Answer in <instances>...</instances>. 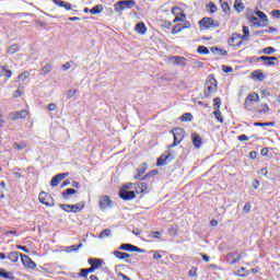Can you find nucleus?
Instances as JSON below:
<instances>
[{
    "instance_id": "1",
    "label": "nucleus",
    "mask_w": 280,
    "mask_h": 280,
    "mask_svg": "<svg viewBox=\"0 0 280 280\" xmlns=\"http://www.w3.org/2000/svg\"><path fill=\"white\" fill-rule=\"evenodd\" d=\"M218 80L214 79L213 74H209L205 85V97L210 98L218 93Z\"/></svg>"
},
{
    "instance_id": "2",
    "label": "nucleus",
    "mask_w": 280,
    "mask_h": 280,
    "mask_svg": "<svg viewBox=\"0 0 280 280\" xmlns=\"http://www.w3.org/2000/svg\"><path fill=\"white\" fill-rule=\"evenodd\" d=\"M171 133L173 135V143L168 145V149L177 148L185 139V129L175 127L171 130Z\"/></svg>"
},
{
    "instance_id": "3",
    "label": "nucleus",
    "mask_w": 280,
    "mask_h": 280,
    "mask_svg": "<svg viewBox=\"0 0 280 280\" xmlns=\"http://www.w3.org/2000/svg\"><path fill=\"white\" fill-rule=\"evenodd\" d=\"M198 24H199L200 31L220 27V22L214 21L212 18H203L198 22Z\"/></svg>"
},
{
    "instance_id": "4",
    "label": "nucleus",
    "mask_w": 280,
    "mask_h": 280,
    "mask_svg": "<svg viewBox=\"0 0 280 280\" xmlns=\"http://www.w3.org/2000/svg\"><path fill=\"white\" fill-rule=\"evenodd\" d=\"M39 202L45 207H55V199L51 195L46 191H42L38 196Z\"/></svg>"
},
{
    "instance_id": "5",
    "label": "nucleus",
    "mask_w": 280,
    "mask_h": 280,
    "mask_svg": "<svg viewBox=\"0 0 280 280\" xmlns=\"http://www.w3.org/2000/svg\"><path fill=\"white\" fill-rule=\"evenodd\" d=\"M244 40H245L244 36L237 33H233L230 36V39H228V45H230L233 48L241 47L244 44Z\"/></svg>"
},
{
    "instance_id": "6",
    "label": "nucleus",
    "mask_w": 280,
    "mask_h": 280,
    "mask_svg": "<svg viewBox=\"0 0 280 280\" xmlns=\"http://www.w3.org/2000/svg\"><path fill=\"white\" fill-rule=\"evenodd\" d=\"M172 14L175 16L173 20V24H176L178 22H184L187 19L186 13L179 7H173Z\"/></svg>"
},
{
    "instance_id": "7",
    "label": "nucleus",
    "mask_w": 280,
    "mask_h": 280,
    "mask_svg": "<svg viewBox=\"0 0 280 280\" xmlns=\"http://www.w3.org/2000/svg\"><path fill=\"white\" fill-rule=\"evenodd\" d=\"M30 115V112L27 109H23L21 112H10L9 113V118L11 120H20V119H25Z\"/></svg>"
},
{
    "instance_id": "8",
    "label": "nucleus",
    "mask_w": 280,
    "mask_h": 280,
    "mask_svg": "<svg viewBox=\"0 0 280 280\" xmlns=\"http://www.w3.org/2000/svg\"><path fill=\"white\" fill-rule=\"evenodd\" d=\"M98 206L102 211H105L106 209L113 207V200L110 199V197L108 195H103L100 198Z\"/></svg>"
},
{
    "instance_id": "9",
    "label": "nucleus",
    "mask_w": 280,
    "mask_h": 280,
    "mask_svg": "<svg viewBox=\"0 0 280 280\" xmlns=\"http://www.w3.org/2000/svg\"><path fill=\"white\" fill-rule=\"evenodd\" d=\"M174 159L175 158L172 155V153L170 151H166V154H162L161 158H158L156 166L158 167L165 166L168 160L174 161Z\"/></svg>"
},
{
    "instance_id": "10",
    "label": "nucleus",
    "mask_w": 280,
    "mask_h": 280,
    "mask_svg": "<svg viewBox=\"0 0 280 280\" xmlns=\"http://www.w3.org/2000/svg\"><path fill=\"white\" fill-rule=\"evenodd\" d=\"M20 258H22V264L26 269H35L37 268V264L31 259L30 256L24 254H20Z\"/></svg>"
},
{
    "instance_id": "11",
    "label": "nucleus",
    "mask_w": 280,
    "mask_h": 280,
    "mask_svg": "<svg viewBox=\"0 0 280 280\" xmlns=\"http://www.w3.org/2000/svg\"><path fill=\"white\" fill-rule=\"evenodd\" d=\"M120 250L127 252V253H143V249L140 247H137L131 244H121L119 247Z\"/></svg>"
},
{
    "instance_id": "12",
    "label": "nucleus",
    "mask_w": 280,
    "mask_h": 280,
    "mask_svg": "<svg viewBox=\"0 0 280 280\" xmlns=\"http://www.w3.org/2000/svg\"><path fill=\"white\" fill-rule=\"evenodd\" d=\"M242 256L238 253H230L225 256V261L230 265H235L241 261Z\"/></svg>"
},
{
    "instance_id": "13",
    "label": "nucleus",
    "mask_w": 280,
    "mask_h": 280,
    "mask_svg": "<svg viewBox=\"0 0 280 280\" xmlns=\"http://www.w3.org/2000/svg\"><path fill=\"white\" fill-rule=\"evenodd\" d=\"M168 60L173 62L174 66H183V67L187 66V59L182 56H172L168 58Z\"/></svg>"
},
{
    "instance_id": "14",
    "label": "nucleus",
    "mask_w": 280,
    "mask_h": 280,
    "mask_svg": "<svg viewBox=\"0 0 280 280\" xmlns=\"http://www.w3.org/2000/svg\"><path fill=\"white\" fill-rule=\"evenodd\" d=\"M253 102H259V96L257 93H250V94H248L247 97H245L244 107L249 109L250 103H253Z\"/></svg>"
},
{
    "instance_id": "15",
    "label": "nucleus",
    "mask_w": 280,
    "mask_h": 280,
    "mask_svg": "<svg viewBox=\"0 0 280 280\" xmlns=\"http://www.w3.org/2000/svg\"><path fill=\"white\" fill-rule=\"evenodd\" d=\"M136 191H132V190H130V191H128V190H120L119 191V197H120V199L121 200H126V201H128V200H135L136 199Z\"/></svg>"
},
{
    "instance_id": "16",
    "label": "nucleus",
    "mask_w": 280,
    "mask_h": 280,
    "mask_svg": "<svg viewBox=\"0 0 280 280\" xmlns=\"http://www.w3.org/2000/svg\"><path fill=\"white\" fill-rule=\"evenodd\" d=\"M135 189L137 195H141L148 191L149 189V184L145 182H140L135 184Z\"/></svg>"
},
{
    "instance_id": "17",
    "label": "nucleus",
    "mask_w": 280,
    "mask_h": 280,
    "mask_svg": "<svg viewBox=\"0 0 280 280\" xmlns=\"http://www.w3.org/2000/svg\"><path fill=\"white\" fill-rule=\"evenodd\" d=\"M119 10L132 9L136 5L135 0H120L117 2Z\"/></svg>"
},
{
    "instance_id": "18",
    "label": "nucleus",
    "mask_w": 280,
    "mask_h": 280,
    "mask_svg": "<svg viewBox=\"0 0 280 280\" xmlns=\"http://www.w3.org/2000/svg\"><path fill=\"white\" fill-rule=\"evenodd\" d=\"M68 176V173H59L50 179V186L57 187L59 183Z\"/></svg>"
},
{
    "instance_id": "19",
    "label": "nucleus",
    "mask_w": 280,
    "mask_h": 280,
    "mask_svg": "<svg viewBox=\"0 0 280 280\" xmlns=\"http://www.w3.org/2000/svg\"><path fill=\"white\" fill-rule=\"evenodd\" d=\"M191 142H192V147H195L196 149H200L202 147L201 136L197 135V133H192L191 135Z\"/></svg>"
},
{
    "instance_id": "20",
    "label": "nucleus",
    "mask_w": 280,
    "mask_h": 280,
    "mask_svg": "<svg viewBox=\"0 0 280 280\" xmlns=\"http://www.w3.org/2000/svg\"><path fill=\"white\" fill-rule=\"evenodd\" d=\"M135 32L139 35L148 34V27L144 22H138L135 26Z\"/></svg>"
},
{
    "instance_id": "21",
    "label": "nucleus",
    "mask_w": 280,
    "mask_h": 280,
    "mask_svg": "<svg viewBox=\"0 0 280 280\" xmlns=\"http://www.w3.org/2000/svg\"><path fill=\"white\" fill-rule=\"evenodd\" d=\"M85 208V202L80 201L79 203L71 205V210L69 213H80Z\"/></svg>"
},
{
    "instance_id": "22",
    "label": "nucleus",
    "mask_w": 280,
    "mask_h": 280,
    "mask_svg": "<svg viewBox=\"0 0 280 280\" xmlns=\"http://www.w3.org/2000/svg\"><path fill=\"white\" fill-rule=\"evenodd\" d=\"M88 264L91 265V268L96 270L102 267V260L100 258H89Z\"/></svg>"
},
{
    "instance_id": "23",
    "label": "nucleus",
    "mask_w": 280,
    "mask_h": 280,
    "mask_svg": "<svg viewBox=\"0 0 280 280\" xmlns=\"http://www.w3.org/2000/svg\"><path fill=\"white\" fill-rule=\"evenodd\" d=\"M258 60L266 62L267 66H275V62L278 61L276 57H267V56L258 57Z\"/></svg>"
},
{
    "instance_id": "24",
    "label": "nucleus",
    "mask_w": 280,
    "mask_h": 280,
    "mask_svg": "<svg viewBox=\"0 0 280 280\" xmlns=\"http://www.w3.org/2000/svg\"><path fill=\"white\" fill-rule=\"evenodd\" d=\"M7 68L8 66H0V78L4 75L7 80H10L12 78V71Z\"/></svg>"
},
{
    "instance_id": "25",
    "label": "nucleus",
    "mask_w": 280,
    "mask_h": 280,
    "mask_svg": "<svg viewBox=\"0 0 280 280\" xmlns=\"http://www.w3.org/2000/svg\"><path fill=\"white\" fill-rule=\"evenodd\" d=\"M114 257H116L119 260H128L130 259V254L124 253V252H119V250H114Z\"/></svg>"
},
{
    "instance_id": "26",
    "label": "nucleus",
    "mask_w": 280,
    "mask_h": 280,
    "mask_svg": "<svg viewBox=\"0 0 280 280\" xmlns=\"http://www.w3.org/2000/svg\"><path fill=\"white\" fill-rule=\"evenodd\" d=\"M20 257H21V253H19V252H11L8 254L9 261H11L13 264L19 262Z\"/></svg>"
},
{
    "instance_id": "27",
    "label": "nucleus",
    "mask_w": 280,
    "mask_h": 280,
    "mask_svg": "<svg viewBox=\"0 0 280 280\" xmlns=\"http://www.w3.org/2000/svg\"><path fill=\"white\" fill-rule=\"evenodd\" d=\"M147 171H148V163H143L142 167L137 170V174L135 175V179L141 178Z\"/></svg>"
},
{
    "instance_id": "28",
    "label": "nucleus",
    "mask_w": 280,
    "mask_h": 280,
    "mask_svg": "<svg viewBox=\"0 0 280 280\" xmlns=\"http://www.w3.org/2000/svg\"><path fill=\"white\" fill-rule=\"evenodd\" d=\"M94 271H96V269L92 267L88 269H80L79 277L88 279L89 275L93 273Z\"/></svg>"
},
{
    "instance_id": "29",
    "label": "nucleus",
    "mask_w": 280,
    "mask_h": 280,
    "mask_svg": "<svg viewBox=\"0 0 280 280\" xmlns=\"http://www.w3.org/2000/svg\"><path fill=\"white\" fill-rule=\"evenodd\" d=\"M234 10L236 12H243L245 10L244 2H242V0H235V2H234Z\"/></svg>"
},
{
    "instance_id": "30",
    "label": "nucleus",
    "mask_w": 280,
    "mask_h": 280,
    "mask_svg": "<svg viewBox=\"0 0 280 280\" xmlns=\"http://www.w3.org/2000/svg\"><path fill=\"white\" fill-rule=\"evenodd\" d=\"M19 51H20V46H19V44L10 45L9 48L7 49V52H8L9 55H14V54H16V52H19Z\"/></svg>"
},
{
    "instance_id": "31",
    "label": "nucleus",
    "mask_w": 280,
    "mask_h": 280,
    "mask_svg": "<svg viewBox=\"0 0 280 280\" xmlns=\"http://www.w3.org/2000/svg\"><path fill=\"white\" fill-rule=\"evenodd\" d=\"M194 119V116L191 113H184L182 116H180V121L182 122H190L192 121Z\"/></svg>"
},
{
    "instance_id": "32",
    "label": "nucleus",
    "mask_w": 280,
    "mask_h": 280,
    "mask_svg": "<svg viewBox=\"0 0 280 280\" xmlns=\"http://www.w3.org/2000/svg\"><path fill=\"white\" fill-rule=\"evenodd\" d=\"M0 278L2 279H9V280H13V273L12 272H8L4 269H0Z\"/></svg>"
},
{
    "instance_id": "33",
    "label": "nucleus",
    "mask_w": 280,
    "mask_h": 280,
    "mask_svg": "<svg viewBox=\"0 0 280 280\" xmlns=\"http://www.w3.org/2000/svg\"><path fill=\"white\" fill-rule=\"evenodd\" d=\"M236 276L241 278H246L249 276V271L245 267H241L238 271H236Z\"/></svg>"
},
{
    "instance_id": "34",
    "label": "nucleus",
    "mask_w": 280,
    "mask_h": 280,
    "mask_svg": "<svg viewBox=\"0 0 280 280\" xmlns=\"http://www.w3.org/2000/svg\"><path fill=\"white\" fill-rule=\"evenodd\" d=\"M158 175H159V172H158L156 170H153V171L147 173V174H145L142 178H140V179H141V180H148V179L153 178V177H155V176H158Z\"/></svg>"
},
{
    "instance_id": "35",
    "label": "nucleus",
    "mask_w": 280,
    "mask_h": 280,
    "mask_svg": "<svg viewBox=\"0 0 280 280\" xmlns=\"http://www.w3.org/2000/svg\"><path fill=\"white\" fill-rule=\"evenodd\" d=\"M254 14L257 15L258 19H260V21L262 23H267L268 22V18H267L266 13H264L262 11H256V12H254Z\"/></svg>"
},
{
    "instance_id": "36",
    "label": "nucleus",
    "mask_w": 280,
    "mask_h": 280,
    "mask_svg": "<svg viewBox=\"0 0 280 280\" xmlns=\"http://www.w3.org/2000/svg\"><path fill=\"white\" fill-rule=\"evenodd\" d=\"M197 52H198L199 55L207 56V55L210 54V50H209V48H207L206 46L200 45V46H198Z\"/></svg>"
},
{
    "instance_id": "37",
    "label": "nucleus",
    "mask_w": 280,
    "mask_h": 280,
    "mask_svg": "<svg viewBox=\"0 0 280 280\" xmlns=\"http://www.w3.org/2000/svg\"><path fill=\"white\" fill-rule=\"evenodd\" d=\"M77 192L74 188H67L65 191H62V198L68 199V196H72Z\"/></svg>"
},
{
    "instance_id": "38",
    "label": "nucleus",
    "mask_w": 280,
    "mask_h": 280,
    "mask_svg": "<svg viewBox=\"0 0 280 280\" xmlns=\"http://www.w3.org/2000/svg\"><path fill=\"white\" fill-rule=\"evenodd\" d=\"M102 11H104V7L100 4V5L93 7L89 12H91L92 15H96V14H100Z\"/></svg>"
},
{
    "instance_id": "39",
    "label": "nucleus",
    "mask_w": 280,
    "mask_h": 280,
    "mask_svg": "<svg viewBox=\"0 0 280 280\" xmlns=\"http://www.w3.org/2000/svg\"><path fill=\"white\" fill-rule=\"evenodd\" d=\"M221 105H222L221 97H219V96L214 97V100H213V108H214V110H220Z\"/></svg>"
},
{
    "instance_id": "40",
    "label": "nucleus",
    "mask_w": 280,
    "mask_h": 280,
    "mask_svg": "<svg viewBox=\"0 0 280 280\" xmlns=\"http://www.w3.org/2000/svg\"><path fill=\"white\" fill-rule=\"evenodd\" d=\"M221 8L225 14H229L231 12V8L229 5V2L221 0Z\"/></svg>"
},
{
    "instance_id": "41",
    "label": "nucleus",
    "mask_w": 280,
    "mask_h": 280,
    "mask_svg": "<svg viewBox=\"0 0 280 280\" xmlns=\"http://www.w3.org/2000/svg\"><path fill=\"white\" fill-rule=\"evenodd\" d=\"M213 116L215 117V119H217V121L219 124H223L224 122L223 117H222V113L220 112V109L214 110L213 112Z\"/></svg>"
},
{
    "instance_id": "42",
    "label": "nucleus",
    "mask_w": 280,
    "mask_h": 280,
    "mask_svg": "<svg viewBox=\"0 0 280 280\" xmlns=\"http://www.w3.org/2000/svg\"><path fill=\"white\" fill-rule=\"evenodd\" d=\"M275 121H267V122H254V127H273Z\"/></svg>"
},
{
    "instance_id": "43",
    "label": "nucleus",
    "mask_w": 280,
    "mask_h": 280,
    "mask_svg": "<svg viewBox=\"0 0 280 280\" xmlns=\"http://www.w3.org/2000/svg\"><path fill=\"white\" fill-rule=\"evenodd\" d=\"M247 19L254 26L260 25L258 19L254 14L248 15Z\"/></svg>"
},
{
    "instance_id": "44",
    "label": "nucleus",
    "mask_w": 280,
    "mask_h": 280,
    "mask_svg": "<svg viewBox=\"0 0 280 280\" xmlns=\"http://www.w3.org/2000/svg\"><path fill=\"white\" fill-rule=\"evenodd\" d=\"M206 9L209 11L210 14L218 12V7L214 3L207 4Z\"/></svg>"
},
{
    "instance_id": "45",
    "label": "nucleus",
    "mask_w": 280,
    "mask_h": 280,
    "mask_svg": "<svg viewBox=\"0 0 280 280\" xmlns=\"http://www.w3.org/2000/svg\"><path fill=\"white\" fill-rule=\"evenodd\" d=\"M30 75H31L30 71H24L18 75V80L24 82L30 78Z\"/></svg>"
},
{
    "instance_id": "46",
    "label": "nucleus",
    "mask_w": 280,
    "mask_h": 280,
    "mask_svg": "<svg viewBox=\"0 0 280 280\" xmlns=\"http://www.w3.org/2000/svg\"><path fill=\"white\" fill-rule=\"evenodd\" d=\"M13 148H15L18 151H20V150H23V149H25V148H27V143L26 142H14V144H13Z\"/></svg>"
},
{
    "instance_id": "47",
    "label": "nucleus",
    "mask_w": 280,
    "mask_h": 280,
    "mask_svg": "<svg viewBox=\"0 0 280 280\" xmlns=\"http://www.w3.org/2000/svg\"><path fill=\"white\" fill-rule=\"evenodd\" d=\"M183 31H184V28H183L182 24H177V25H175V26L172 28V34H173V35H176V34H179V33L183 32Z\"/></svg>"
},
{
    "instance_id": "48",
    "label": "nucleus",
    "mask_w": 280,
    "mask_h": 280,
    "mask_svg": "<svg viewBox=\"0 0 280 280\" xmlns=\"http://www.w3.org/2000/svg\"><path fill=\"white\" fill-rule=\"evenodd\" d=\"M51 71V65L50 63H46L43 68H42V74L46 75Z\"/></svg>"
},
{
    "instance_id": "49",
    "label": "nucleus",
    "mask_w": 280,
    "mask_h": 280,
    "mask_svg": "<svg viewBox=\"0 0 280 280\" xmlns=\"http://www.w3.org/2000/svg\"><path fill=\"white\" fill-rule=\"evenodd\" d=\"M110 234H112V231L109 230V229H105L104 231H102L101 233H100V238H106V237H109L110 236Z\"/></svg>"
},
{
    "instance_id": "50",
    "label": "nucleus",
    "mask_w": 280,
    "mask_h": 280,
    "mask_svg": "<svg viewBox=\"0 0 280 280\" xmlns=\"http://www.w3.org/2000/svg\"><path fill=\"white\" fill-rule=\"evenodd\" d=\"M261 52L267 56H271L276 52V49L273 47H266L265 49H262Z\"/></svg>"
},
{
    "instance_id": "51",
    "label": "nucleus",
    "mask_w": 280,
    "mask_h": 280,
    "mask_svg": "<svg viewBox=\"0 0 280 280\" xmlns=\"http://www.w3.org/2000/svg\"><path fill=\"white\" fill-rule=\"evenodd\" d=\"M253 77L256 78V80L264 81L265 75L262 72L254 71Z\"/></svg>"
},
{
    "instance_id": "52",
    "label": "nucleus",
    "mask_w": 280,
    "mask_h": 280,
    "mask_svg": "<svg viewBox=\"0 0 280 280\" xmlns=\"http://www.w3.org/2000/svg\"><path fill=\"white\" fill-rule=\"evenodd\" d=\"M59 207L62 209V211L67 213H70V210L72 209V205H68V203L59 205Z\"/></svg>"
},
{
    "instance_id": "53",
    "label": "nucleus",
    "mask_w": 280,
    "mask_h": 280,
    "mask_svg": "<svg viewBox=\"0 0 280 280\" xmlns=\"http://www.w3.org/2000/svg\"><path fill=\"white\" fill-rule=\"evenodd\" d=\"M269 112H270V107L267 104H265V105H261V108L258 110V114H266Z\"/></svg>"
},
{
    "instance_id": "54",
    "label": "nucleus",
    "mask_w": 280,
    "mask_h": 280,
    "mask_svg": "<svg viewBox=\"0 0 280 280\" xmlns=\"http://www.w3.org/2000/svg\"><path fill=\"white\" fill-rule=\"evenodd\" d=\"M170 234L175 236L178 232V226L177 225H171L168 230Z\"/></svg>"
},
{
    "instance_id": "55",
    "label": "nucleus",
    "mask_w": 280,
    "mask_h": 280,
    "mask_svg": "<svg viewBox=\"0 0 280 280\" xmlns=\"http://www.w3.org/2000/svg\"><path fill=\"white\" fill-rule=\"evenodd\" d=\"M77 93H78L77 90H68V92H67V98H68V100H71L72 97L75 96Z\"/></svg>"
},
{
    "instance_id": "56",
    "label": "nucleus",
    "mask_w": 280,
    "mask_h": 280,
    "mask_svg": "<svg viewBox=\"0 0 280 280\" xmlns=\"http://www.w3.org/2000/svg\"><path fill=\"white\" fill-rule=\"evenodd\" d=\"M71 65H73V61L66 62L61 66L62 71H68L71 69Z\"/></svg>"
},
{
    "instance_id": "57",
    "label": "nucleus",
    "mask_w": 280,
    "mask_h": 280,
    "mask_svg": "<svg viewBox=\"0 0 280 280\" xmlns=\"http://www.w3.org/2000/svg\"><path fill=\"white\" fill-rule=\"evenodd\" d=\"M249 36V28L247 26H243V36L246 39Z\"/></svg>"
},
{
    "instance_id": "58",
    "label": "nucleus",
    "mask_w": 280,
    "mask_h": 280,
    "mask_svg": "<svg viewBox=\"0 0 280 280\" xmlns=\"http://www.w3.org/2000/svg\"><path fill=\"white\" fill-rule=\"evenodd\" d=\"M271 16L273 19H280V10H273L271 11Z\"/></svg>"
},
{
    "instance_id": "59",
    "label": "nucleus",
    "mask_w": 280,
    "mask_h": 280,
    "mask_svg": "<svg viewBox=\"0 0 280 280\" xmlns=\"http://www.w3.org/2000/svg\"><path fill=\"white\" fill-rule=\"evenodd\" d=\"M259 185H260V183L258 179H253V182H252L253 189H258Z\"/></svg>"
},
{
    "instance_id": "60",
    "label": "nucleus",
    "mask_w": 280,
    "mask_h": 280,
    "mask_svg": "<svg viewBox=\"0 0 280 280\" xmlns=\"http://www.w3.org/2000/svg\"><path fill=\"white\" fill-rule=\"evenodd\" d=\"M248 140H249V138H248L247 135H240L238 136V141H241V142L248 141Z\"/></svg>"
},
{
    "instance_id": "61",
    "label": "nucleus",
    "mask_w": 280,
    "mask_h": 280,
    "mask_svg": "<svg viewBox=\"0 0 280 280\" xmlns=\"http://www.w3.org/2000/svg\"><path fill=\"white\" fill-rule=\"evenodd\" d=\"M252 205L249 202L245 203L243 207V210L245 213H248L250 211Z\"/></svg>"
},
{
    "instance_id": "62",
    "label": "nucleus",
    "mask_w": 280,
    "mask_h": 280,
    "mask_svg": "<svg viewBox=\"0 0 280 280\" xmlns=\"http://www.w3.org/2000/svg\"><path fill=\"white\" fill-rule=\"evenodd\" d=\"M153 238L161 240L162 233L161 232H152Z\"/></svg>"
},
{
    "instance_id": "63",
    "label": "nucleus",
    "mask_w": 280,
    "mask_h": 280,
    "mask_svg": "<svg viewBox=\"0 0 280 280\" xmlns=\"http://www.w3.org/2000/svg\"><path fill=\"white\" fill-rule=\"evenodd\" d=\"M196 275H197V268H191V269L189 270V272H188V276H189V277H196Z\"/></svg>"
},
{
    "instance_id": "64",
    "label": "nucleus",
    "mask_w": 280,
    "mask_h": 280,
    "mask_svg": "<svg viewBox=\"0 0 280 280\" xmlns=\"http://www.w3.org/2000/svg\"><path fill=\"white\" fill-rule=\"evenodd\" d=\"M56 109H57V105L56 104L51 103V104L48 105V110L49 112H55Z\"/></svg>"
}]
</instances>
